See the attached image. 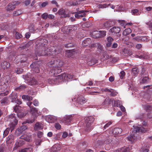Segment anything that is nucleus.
<instances>
[{"label": "nucleus", "instance_id": "obj_1", "mask_svg": "<svg viewBox=\"0 0 152 152\" xmlns=\"http://www.w3.org/2000/svg\"><path fill=\"white\" fill-rule=\"evenodd\" d=\"M73 77V76L72 75L64 73L57 76L56 80L59 82H61L63 81L66 82L71 80Z\"/></svg>", "mask_w": 152, "mask_h": 152}, {"label": "nucleus", "instance_id": "obj_2", "mask_svg": "<svg viewBox=\"0 0 152 152\" xmlns=\"http://www.w3.org/2000/svg\"><path fill=\"white\" fill-rule=\"evenodd\" d=\"M85 120L86 130L87 132H89L92 129V127L91 126V124L93 122L94 119L93 116H90L85 118Z\"/></svg>", "mask_w": 152, "mask_h": 152}, {"label": "nucleus", "instance_id": "obj_3", "mask_svg": "<svg viewBox=\"0 0 152 152\" xmlns=\"http://www.w3.org/2000/svg\"><path fill=\"white\" fill-rule=\"evenodd\" d=\"M50 53H49L50 55H53V56L60 53L62 51V49L60 47L51 46L49 48Z\"/></svg>", "mask_w": 152, "mask_h": 152}, {"label": "nucleus", "instance_id": "obj_4", "mask_svg": "<svg viewBox=\"0 0 152 152\" xmlns=\"http://www.w3.org/2000/svg\"><path fill=\"white\" fill-rule=\"evenodd\" d=\"M55 61H53V62L51 61L48 63V64L50 67L52 68L51 69H52V72H53L54 74L56 73H59L61 72L62 70L59 66H54L55 65Z\"/></svg>", "mask_w": 152, "mask_h": 152}, {"label": "nucleus", "instance_id": "obj_5", "mask_svg": "<svg viewBox=\"0 0 152 152\" xmlns=\"http://www.w3.org/2000/svg\"><path fill=\"white\" fill-rule=\"evenodd\" d=\"M111 103L113 104V106H118L117 102L115 100H113L112 99L107 98H106L105 99L103 104V105H105L106 106H109Z\"/></svg>", "mask_w": 152, "mask_h": 152}, {"label": "nucleus", "instance_id": "obj_6", "mask_svg": "<svg viewBox=\"0 0 152 152\" xmlns=\"http://www.w3.org/2000/svg\"><path fill=\"white\" fill-rule=\"evenodd\" d=\"M49 48H47V47L43 48L41 51H40L39 53H37V55L39 56H43L46 55H49V53H50L49 50Z\"/></svg>", "mask_w": 152, "mask_h": 152}, {"label": "nucleus", "instance_id": "obj_7", "mask_svg": "<svg viewBox=\"0 0 152 152\" xmlns=\"http://www.w3.org/2000/svg\"><path fill=\"white\" fill-rule=\"evenodd\" d=\"M37 63H34L31 65L30 67L31 68V71L34 73H38L39 72V69Z\"/></svg>", "mask_w": 152, "mask_h": 152}, {"label": "nucleus", "instance_id": "obj_8", "mask_svg": "<svg viewBox=\"0 0 152 152\" xmlns=\"http://www.w3.org/2000/svg\"><path fill=\"white\" fill-rule=\"evenodd\" d=\"M73 118L72 115L65 116L63 119V121L66 124H69Z\"/></svg>", "mask_w": 152, "mask_h": 152}, {"label": "nucleus", "instance_id": "obj_9", "mask_svg": "<svg viewBox=\"0 0 152 152\" xmlns=\"http://www.w3.org/2000/svg\"><path fill=\"white\" fill-rule=\"evenodd\" d=\"M80 4V2L79 0H76V1H74L71 0L66 3V5L68 6H74Z\"/></svg>", "mask_w": 152, "mask_h": 152}, {"label": "nucleus", "instance_id": "obj_10", "mask_svg": "<svg viewBox=\"0 0 152 152\" xmlns=\"http://www.w3.org/2000/svg\"><path fill=\"white\" fill-rule=\"evenodd\" d=\"M17 57L19 61L21 63L25 62L27 60L26 56L25 54H20L18 55Z\"/></svg>", "mask_w": 152, "mask_h": 152}, {"label": "nucleus", "instance_id": "obj_11", "mask_svg": "<svg viewBox=\"0 0 152 152\" xmlns=\"http://www.w3.org/2000/svg\"><path fill=\"white\" fill-rule=\"evenodd\" d=\"M106 31H97L96 34V36L94 37L96 38L103 37L106 35Z\"/></svg>", "mask_w": 152, "mask_h": 152}, {"label": "nucleus", "instance_id": "obj_12", "mask_svg": "<svg viewBox=\"0 0 152 152\" xmlns=\"http://www.w3.org/2000/svg\"><path fill=\"white\" fill-rule=\"evenodd\" d=\"M134 131L136 132H145L147 131L142 126L138 125V126H136L134 128Z\"/></svg>", "mask_w": 152, "mask_h": 152}, {"label": "nucleus", "instance_id": "obj_13", "mask_svg": "<svg viewBox=\"0 0 152 152\" xmlns=\"http://www.w3.org/2000/svg\"><path fill=\"white\" fill-rule=\"evenodd\" d=\"M57 13H58L59 15L61 16L62 17H68L70 16L69 14H66L65 13V10L63 9H60L58 12Z\"/></svg>", "mask_w": 152, "mask_h": 152}, {"label": "nucleus", "instance_id": "obj_14", "mask_svg": "<svg viewBox=\"0 0 152 152\" xmlns=\"http://www.w3.org/2000/svg\"><path fill=\"white\" fill-rule=\"evenodd\" d=\"M79 8H77L76 9L77 12L76 13H77L78 14H79V16L80 18L83 17L84 16H85L86 15V12H88V11H86L85 10H79Z\"/></svg>", "mask_w": 152, "mask_h": 152}, {"label": "nucleus", "instance_id": "obj_15", "mask_svg": "<svg viewBox=\"0 0 152 152\" xmlns=\"http://www.w3.org/2000/svg\"><path fill=\"white\" fill-rule=\"evenodd\" d=\"M87 101V100L83 96L79 97L77 99V102L81 105L84 104Z\"/></svg>", "mask_w": 152, "mask_h": 152}, {"label": "nucleus", "instance_id": "obj_16", "mask_svg": "<svg viewBox=\"0 0 152 152\" xmlns=\"http://www.w3.org/2000/svg\"><path fill=\"white\" fill-rule=\"evenodd\" d=\"M91 42L92 41L91 39L87 38L83 41L82 45L83 46H86L90 45Z\"/></svg>", "mask_w": 152, "mask_h": 152}, {"label": "nucleus", "instance_id": "obj_17", "mask_svg": "<svg viewBox=\"0 0 152 152\" xmlns=\"http://www.w3.org/2000/svg\"><path fill=\"white\" fill-rule=\"evenodd\" d=\"M136 138V137H135L134 134H132L126 138L127 140L131 142L132 143L134 142Z\"/></svg>", "mask_w": 152, "mask_h": 152}, {"label": "nucleus", "instance_id": "obj_18", "mask_svg": "<svg viewBox=\"0 0 152 152\" xmlns=\"http://www.w3.org/2000/svg\"><path fill=\"white\" fill-rule=\"evenodd\" d=\"M75 52L74 50H67L66 51L65 55L66 56L68 57L72 56L74 54H75Z\"/></svg>", "mask_w": 152, "mask_h": 152}, {"label": "nucleus", "instance_id": "obj_19", "mask_svg": "<svg viewBox=\"0 0 152 152\" xmlns=\"http://www.w3.org/2000/svg\"><path fill=\"white\" fill-rule=\"evenodd\" d=\"M132 149V146H130L128 147H123L121 149V152H132L131 150Z\"/></svg>", "mask_w": 152, "mask_h": 152}, {"label": "nucleus", "instance_id": "obj_20", "mask_svg": "<svg viewBox=\"0 0 152 152\" xmlns=\"http://www.w3.org/2000/svg\"><path fill=\"white\" fill-rule=\"evenodd\" d=\"M112 33L117 34L118 33L121 31V29L118 27H114L110 30Z\"/></svg>", "mask_w": 152, "mask_h": 152}, {"label": "nucleus", "instance_id": "obj_21", "mask_svg": "<svg viewBox=\"0 0 152 152\" xmlns=\"http://www.w3.org/2000/svg\"><path fill=\"white\" fill-rule=\"evenodd\" d=\"M18 120H15L14 121L11 122V123L10 125L9 128L10 130L12 132L15 128V126L17 124Z\"/></svg>", "mask_w": 152, "mask_h": 152}, {"label": "nucleus", "instance_id": "obj_22", "mask_svg": "<svg viewBox=\"0 0 152 152\" xmlns=\"http://www.w3.org/2000/svg\"><path fill=\"white\" fill-rule=\"evenodd\" d=\"M122 130L119 128H114L113 131L112 133L114 134L118 135L120 134L122 132Z\"/></svg>", "mask_w": 152, "mask_h": 152}, {"label": "nucleus", "instance_id": "obj_23", "mask_svg": "<svg viewBox=\"0 0 152 152\" xmlns=\"http://www.w3.org/2000/svg\"><path fill=\"white\" fill-rule=\"evenodd\" d=\"M23 78L25 80L27 81L28 83V81L31 80L32 78V77H31V74L30 73H27L26 75H23Z\"/></svg>", "mask_w": 152, "mask_h": 152}, {"label": "nucleus", "instance_id": "obj_24", "mask_svg": "<svg viewBox=\"0 0 152 152\" xmlns=\"http://www.w3.org/2000/svg\"><path fill=\"white\" fill-rule=\"evenodd\" d=\"M28 84L30 85H34L37 83V81L34 77H32L31 79L28 82Z\"/></svg>", "mask_w": 152, "mask_h": 152}, {"label": "nucleus", "instance_id": "obj_25", "mask_svg": "<svg viewBox=\"0 0 152 152\" xmlns=\"http://www.w3.org/2000/svg\"><path fill=\"white\" fill-rule=\"evenodd\" d=\"M10 64L7 61H4L1 64V67L4 69H7L10 67Z\"/></svg>", "mask_w": 152, "mask_h": 152}, {"label": "nucleus", "instance_id": "obj_26", "mask_svg": "<svg viewBox=\"0 0 152 152\" xmlns=\"http://www.w3.org/2000/svg\"><path fill=\"white\" fill-rule=\"evenodd\" d=\"M15 8V7L13 4L12 3H10L7 7V10L9 11H11Z\"/></svg>", "mask_w": 152, "mask_h": 152}, {"label": "nucleus", "instance_id": "obj_27", "mask_svg": "<svg viewBox=\"0 0 152 152\" xmlns=\"http://www.w3.org/2000/svg\"><path fill=\"white\" fill-rule=\"evenodd\" d=\"M57 76L55 77L54 78L49 79L48 80V82L50 84L57 83V82L60 83L58 81H57L56 79Z\"/></svg>", "mask_w": 152, "mask_h": 152}, {"label": "nucleus", "instance_id": "obj_28", "mask_svg": "<svg viewBox=\"0 0 152 152\" xmlns=\"http://www.w3.org/2000/svg\"><path fill=\"white\" fill-rule=\"evenodd\" d=\"M37 114L38 112L35 113V112H32V116L33 117L34 119H32L31 120H28V123H32L34 121V119L35 118H36L37 117Z\"/></svg>", "mask_w": 152, "mask_h": 152}, {"label": "nucleus", "instance_id": "obj_29", "mask_svg": "<svg viewBox=\"0 0 152 152\" xmlns=\"http://www.w3.org/2000/svg\"><path fill=\"white\" fill-rule=\"evenodd\" d=\"M132 32V31L130 28H128L124 31L123 35L126 36Z\"/></svg>", "mask_w": 152, "mask_h": 152}, {"label": "nucleus", "instance_id": "obj_30", "mask_svg": "<svg viewBox=\"0 0 152 152\" xmlns=\"http://www.w3.org/2000/svg\"><path fill=\"white\" fill-rule=\"evenodd\" d=\"M35 129L36 130H38L42 128V124L40 123H37L35 125Z\"/></svg>", "mask_w": 152, "mask_h": 152}, {"label": "nucleus", "instance_id": "obj_31", "mask_svg": "<svg viewBox=\"0 0 152 152\" xmlns=\"http://www.w3.org/2000/svg\"><path fill=\"white\" fill-rule=\"evenodd\" d=\"M13 139V136L12 135H10L7 137L6 142L7 143H11L12 142Z\"/></svg>", "mask_w": 152, "mask_h": 152}, {"label": "nucleus", "instance_id": "obj_32", "mask_svg": "<svg viewBox=\"0 0 152 152\" xmlns=\"http://www.w3.org/2000/svg\"><path fill=\"white\" fill-rule=\"evenodd\" d=\"M22 98L23 99L26 101H31L33 99L32 96L25 95H23L22 96Z\"/></svg>", "mask_w": 152, "mask_h": 152}, {"label": "nucleus", "instance_id": "obj_33", "mask_svg": "<svg viewBox=\"0 0 152 152\" xmlns=\"http://www.w3.org/2000/svg\"><path fill=\"white\" fill-rule=\"evenodd\" d=\"M24 142L23 140H20L18 142H16L15 143V145L16 146L15 148H17L18 147H20L24 143Z\"/></svg>", "mask_w": 152, "mask_h": 152}, {"label": "nucleus", "instance_id": "obj_34", "mask_svg": "<svg viewBox=\"0 0 152 152\" xmlns=\"http://www.w3.org/2000/svg\"><path fill=\"white\" fill-rule=\"evenodd\" d=\"M131 13L132 15H140L141 13L137 9H133L131 10Z\"/></svg>", "mask_w": 152, "mask_h": 152}, {"label": "nucleus", "instance_id": "obj_35", "mask_svg": "<svg viewBox=\"0 0 152 152\" xmlns=\"http://www.w3.org/2000/svg\"><path fill=\"white\" fill-rule=\"evenodd\" d=\"M132 71L133 75L134 76H136L137 75L139 70L137 68H134L132 69Z\"/></svg>", "mask_w": 152, "mask_h": 152}, {"label": "nucleus", "instance_id": "obj_36", "mask_svg": "<svg viewBox=\"0 0 152 152\" xmlns=\"http://www.w3.org/2000/svg\"><path fill=\"white\" fill-rule=\"evenodd\" d=\"M140 58L147 59L149 58V56L146 53H144L139 56Z\"/></svg>", "mask_w": 152, "mask_h": 152}, {"label": "nucleus", "instance_id": "obj_37", "mask_svg": "<svg viewBox=\"0 0 152 152\" xmlns=\"http://www.w3.org/2000/svg\"><path fill=\"white\" fill-rule=\"evenodd\" d=\"M111 137V136H107L106 137L104 141V142L106 144H108L110 143L112 141V140L110 139Z\"/></svg>", "mask_w": 152, "mask_h": 152}, {"label": "nucleus", "instance_id": "obj_38", "mask_svg": "<svg viewBox=\"0 0 152 152\" xmlns=\"http://www.w3.org/2000/svg\"><path fill=\"white\" fill-rule=\"evenodd\" d=\"M97 61V60L96 59H92L90 61L88 62V64L91 66L94 65L96 64Z\"/></svg>", "mask_w": 152, "mask_h": 152}, {"label": "nucleus", "instance_id": "obj_39", "mask_svg": "<svg viewBox=\"0 0 152 152\" xmlns=\"http://www.w3.org/2000/svg\"><path fill=\"white\" fill-rule=\"evenodd\" d=\"M21 138L28 142H30L31 139L30 136L27 135L21 136Z\"/></svg>", "mask_w": 152, "mask_h": 152}, {"label": "nucleus", "instance_id": "obj_40", "mask_svg": "<svg viewBox=\"0 0 152 152\" xmlns=\"http://www.w3.org/2000/svg\"><path fill=\"white\" fill-rule=\"evenodd\" d=\"M17 96L16 93H13L11 94V99L12 102H14V101L16 100Z\"/></svg>", "mask_w": 152, "mask_h": 152}, {"label": "nucleus", "instance_id": "obj_41", "mask_svg": "<svg viewBox=\"0 0 152 152\" xmlns=\"http://www.w3.org/2000/svg\"><path fill=\"white\" fill-rule=\"evenodd\" d=\"M111 23L110 21H106L104 23L103 25L105 28H108L111 26Z\"/></svg>", "mask_w": 152, "mask_h": 152}, {"label": "nucleus", "instance_id": "obj_42", "mask_svg": "<svg viewBox=\"0 0 152 152\" xmlns=\"http://www.w3.org/2000/svg\"><path fill=\"white\" fill-rule=\"evenodd\" d=\"M22 13V11L20 10H18L15 11L13 12V15L14 16H17L21 14Z\"/></svg>", "mask_w": 152, "mask_h": 152}, {"label": "nucleus", "instance_id": "obj_43", "mask_svg": "<svg viewBox=\"0 0 152 152\" xmlns=\"http://www.w3.org/2000/svg\"><path fill=\"white\" fill-rule=\"evenodd\" d=\"M15 114H12L10 115L9 117V120L12 122L15 121V120H17L15 118Z\"/></svg>", "mask_w": 152, "mask_h": 152}, {"label": "nucleus", "instance_id": "obj_44", "mask_svg": "<svg viewBox=\"0 0 152 152\" xmlns=\"http://www.w3.org/2000/svg\"><path fill=\"white\" fill-rule=\"evenodd\" d=\"M17 115L19 117L22 118L26 115V114L23 111L21 112V111H20L17 113Z\"/></svg>", "mask_w": 152, "mask_h": 152}, {"label": "nucleus", "instance_id": "obj_45", "mask_svg": "<svg viewBox=\"0 0 152 152\" xmlns=\"http://www.w3.org/2000/svg\"><path fill=\"white\" fill-rule=\"evenodd\" d=\"M129 53V52H128V51L127 49L124 48L121 54L123 55L124 56H127L128 54Z\"/></svg>", "mask_w": 152, "mask_h": 152}, {"label": "nucleus", "instance_id": "obj_46", "mask_svg": "<svg viewBox=\"0 0 152 152\" xmlns=\"http://www.w3.org/2000/svg\"><path fill=\"white\" fill-rule=\"evenodd\" d=\"M23 69L22 68L16 69L15 70V72L17 74H21L23 72Z\"/></svg>", "mask_w": 152, "mask_h": 152}, {"label": "nucleus", "instance_id": "obj_47", "mask_svg": "<svg viewBox=\"0 0 152 152\" xmlns=\"http://www.w3.org/2000/svg\"><path fill=\"white\" fill-rule=\"evenodd\" d=\"M69 31L71 30V31H72L73 30H75L77 29V27L76 26H72L69 27Z\"/></svg>", "mask_w": 152, "mask_h": 152}, {"label": "nucleus", "instance_id": "obj_48", "mask_svg": "<svg viewBox=\"0 0 152 152\" xmlns=\"http://www.w3.org/2000/svg\"><path fill=\"white\" fill-rule=\"evenodd\" d=\"M10 130L9 128H7L5 129L3 135L4 137L6 136L8 134Z\"/></svg>", "mask_w": 152, "mask_h": 152}, {"label": "nucleus", "instance_id": "obj_49", "mask_svg": "<svg viewBox=\"0 0 152 152\" xmlns=\"http://www.w3.org/2000/svg\"><path fill=\"white\" fill-rule=\"evenodd\" d=\"M26 86L25 85H21L16 88L17 90H22L26 88Z\"/></svg>", "mask_w": 152, "mask_h": 152}, {"label": "nucleus", "instance_id": "obj_50", "mask_svg": "<svg viewBox=\"0 0 152 152\" xmlns=\"http://www.w3.org/2000/svg\"><path fill=\"white\" fill-rule=\"evenodd\" d=\"M142 83H145L148 81V77L146 76H145L142 80Z\"/></svg>", "mask_w": 152, "mask_h": 152}, {"label": "nucleus", "instance_id": "obj_51", "mask_svg": "<svg viewBox=\"0 0 152 152\" xmlns=\"http://www.w3.org/2000/svg\"><path fill=\"white\" fill-rule=\"evenodd\" d=\"M112 122L111 121H108L107 123H106L104 126V128L105 129L106 128L108 127L110 125L112 124Z\"/></svg>", "mask_w": 152, "mask_h": 152}, {"label": "nucleus", "instance_id": "obj_52", "mask_svg": "<svg viewBox=\"0 0 152 152\" xmlns=\"http://www.w3.org/2000/svg\"><path fill=\"white\" fill-rule=\"evenodd\" d=\"M95 45L97 46L98 48L100 50H102L103 47L101 44L99 43H97L95 44Z\"/></svg>", "mask_w": 152, "mask_h": 152}, {"label": "nucleus", "instance_id": "obj_53", "mask_svg": "<svg viewBox=\"0 0 152 152\" xmlns=\"http://www.w3.org/2000/svg\"><path fill=\"white\" fill-rule=\"evenodd\" d=\"M15 35L17 39L21 38L22 37V35L20 34L18 32H16V33Z\"/></svg>", "mask_w": 152, "mask_h": 152}, {"label": "nucleus", "instance_id": "obj_54", "mask_svg": "<svg viewBox=\"0 0 152 152\" xmlns=\"http://www.w3.org/2000/svg\"><path fill=\"white\" fill-rule=\"evenodd\" d=\"M27 129V127L26 125H23L20 127L19 130H20L21 132L25 131Z\"/></svg>", "mask_w": 152, "mask_h": 152}, {"label": "nucleus", "instance_id": "obj_55", "mask_svg": "<svg viewBox=\"0 0 152 152\" xmlns=\"http://www.w3.org/2000/svg\"><path fill=\"white\" fill-rule=\"evenodd\" d=\"M30 110L31 112H38V110L36 108L33 107H30Z\"/></svg>", "mask_w": 152, "mask_h": 152}, {"label": "nucleus", "instance_id": "obj_56", "mask_svg": "<svg viewBox=\"0 0 152 152\" xmlns=\"http://www.w3.org/2000/svg\"><path fill=\"white\" fill-rule=\"evenodd\" d=\"M48 14L47 13H44L42 15V18L43 19H46L48 18Z\"/></svg>", "mask_w": 152, "mask_h": 152}, {"label": "nucleus", "instance_id": "obj_57", "mask_svg": "<svg viewBox=\"0 0 152 152\" xmlns=\"http://www.w3.org/2000/svg\"><path fill=\"white\" fill-rule=\"evenodd\" d=\"M125 75V73L124 71H122L119 74V76L121 79L123 78L124 76Z\"/></svg>", "mask_w": 152, "mask_h": 152}, {"label": "nucleus", "instance_id": "obj_58", "mask_svg": "<svg viewBox=\"0 0 152 152\" xmlns=\"http://www.w3.org/2000/svg\"><path fill=\"white\" fill-rule=\"evenodd\" d=\"M118 23L120 24L121 25V26H124V28H125V25L126 24L125 23V22L124 20L121 21L119 20Z\"/></svg>", "mask_w": 152, "mask_h": 152}, {"label": "nucleus", "instance_id": "obj_59", "mask_svg": "<svg viewBox=\"0 0 152 152\" xmlns=\"http://www.w3.org/2000/svg\"><path fill=\"white\" fill-rule=\"evenodd\" d=\"M25 152H32L33 149L31 148H25Z\"/></svg>", "mask_w": 152, "mask_h": 152}, {"label": "nucleus", "instance_id": "obj_60", "mask_svg": "<svg viewBox=\"0 0 152 152\" xmlns=\"http://www.w3.org/2000/svg\"><path fill=\"white\" fill-rule=\"evenodd\" d=\"M18 107H19V106H16L15 107H14V110L15 111V112L17 113L18 112H19L20 111V110H19Z\"/></svg>", "mask_w": 152, "mask_h": 152}, {"label": "nucleus", "instance_id": "obj_61", "mask_svg": "<svg viewBox=\"0 0 152 152\" xmlns=\"http://www.w3.org/2000/svg\"><path fill=\"white\" fill-rule=\"evenodd\" d=\"M108 4H101L99 5V7L100 8H106L108 6Z\"/></svg>", "mask_w": 152, "mask_h": 152}, {"label": "nucleus", "instance_id": "obj_62", "mask_svg": "<svg viewBox=\"0 0 152 152\" xmlns=\"http://www.w3.org/2000/svg\"><path fill=\"white\" fill-rule=\"evenodd\" d=\"M114 40L113 39L110 37H109L107 38V42H112Z\"/></svg>", "mask_w": 152, "mask_h": 152}, {"label": "nucleus", "instance_id": "obj_63", "mask_svg": "<svg viewBox=\"0 0 152 152\" xmlns=\"http://www.w3.org/2000/svg\"><path fill=\"white\" fill-rule=\"evenodd\" d=\"M12 3H13V4L14 5L15 7L16 6L19 5L20 4V2L18 1H15L13 2Z\"/></svg>", "mask_w": 152, "mask_h": 152}, {"label": "nucleus", "instance_id": "obj_64", "mask_svg": "<svg viewBox=\"0 0 152 152\" xmlns=\"http://www.w3.org/2000/svg\"><path fill=\"white\" fill-rule=\"evenodd\" d=\"M146 111L148 112L149 111V110H151L152 109V107L149 105H147L146 106Z\"/></svg>", "mask_w": 152, "mask_h": 152}]
</instances>
